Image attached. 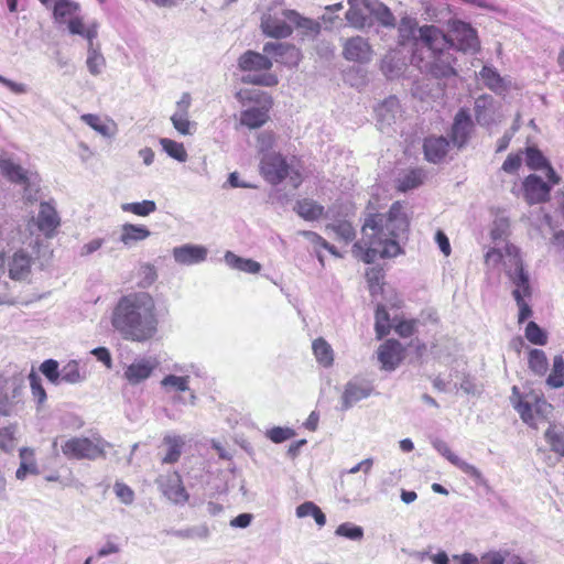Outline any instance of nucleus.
Returning <instances> with one entry per match:
<instances>
[{"label": "nucleus", "mask_w": 564, "mask_h": 564, "mask_svg": "<svg viewBox=\"0 0 564 564\" xmlns=\"http://www.w3.org/2000/svg\"><path fill=\"white\" fill-rule=\"evenodd\" d=\"M409 226L403 204L394 202L387 214H370L366 218L362 237L352 246V252L366 263L373 262L377 257H397L402 251L398 239L408 234Z\"/></svg>", "instance_id": "1"}, {"label": "nucleus", "mask_w": 564, "mask_h": 564, "mask_svg": "<svg viewBox=\"0 0 564 564\" xmlns=\"http://www.w3.org/2000/svg\"><path fill=\"white\" fill-rule=\"evenodd\" d=\"M419 32L420 40L431 52L429 73L435 78H449L458 75L455 68L457 59L451 53L452 50L474 54L480 48L477 31L463 21L453 23L451 35L445 34L435 25H423Z\"/></svg>", "instance_id": "2"}, {"label": "nucleus", "mask_w": 564, "mask_h": 564, "mask_svg": "<svg viewBox=\"0 0 564 564\" xmlns=\"http://www.w3.org/2000/svg\"><path fill=\"white\" fill-rule=\"evenodd\" d=\"M111 325L126 340L147 343L154 339L159 332L154 297L144 291L122 295L112 310Z\"/></svg>", "instance_id": "3"}, {"label": "nucleus", "mask_w": 564, "mask_h": 564, "mask_svg": "<svg viewBox=\"0 0 564 564\" xmlns=\"http://www.w3.org/2000/svg\"><path fill=\"white\" fill-rule=\"evenodd\" d=\"M259 173L263 180L271 185H279L286 177H289L294 188H297L303 182L301 171L290 165L286 158L275 151L267 152L261 155Z\"/></svg>", "instance_id": "4"}, {"label": "nucleus", "mask_w": 564, "mask_h": 564, "mask_svg": "<svg viewBox=\"0 0 564 564\" xmlns=\"http://www.w3.org/2000/svg\"><path fill=\"white\" fill-rule=\"evenodd\" d=\"M24 377L15 369L0 371V416H11L23 405Z\"/></svg>", "instance_id": "5"}, {"label": "nucleus", "mask_w": 564, "mask_h": 564, "mask_svg": "<svg viewBox=\"0 0 564 564\" xmlns=\"http://www.w3.org/2000/svg\"><path fill=\"white\" fill-rule=\"evenodd\" d=\"M273 62L270 55L261 54L254 51L245 52L238 59V67L242 72H264L263 74H248L242 77L245 84L273 87L279 84V78L275 74L270 73Z\"/></svg>", "instance_id": "6"}, {"label": "nucleus", "mask_w": 564, "mask_h": 564, "mask_svg": "<svg viewBox=\"0 0 564 564\" xmlns=\"http://www.w3.org/2000/svg\"><path fill=\"white\" fill-rule=\"evenodd\" d=\"M512 403L522 421L534 429H538L534 412L545 417L553 409L542 393L531 390L522 394L516 386L512 388Z\"/></svg>", "instance_id": "7"}, {"label": "nucleus", "mask_w": 564, "mask_h": 564, "mask_svg": "<svg viewBox=\"0 0 564 564\" xmlns=\"http://www.w3.org/2000/svg\"><path fill=\"white\" fill-rule=\"evenodd\" d=\"M107 442L101 436L94 438L74 436L62 445V453L68 459L96 460L106 456Z\"/></svg>", "instance_id": "8"}, {"label": "nucleus", "mask_w": 564, "mask_h": 564, "mask_svg": "<svg viewBox=\"0 0 564 564\" xmlns=\"http://www.w3.org/2000/svg\"><path fill=\"white\" fill-rule=\"evenodd\" d=\"M43 240L40 237L28 243V249L19 248L7 262L8 274L11 280L25 281L31 275V269L36 259L40 258Z\"/></svg>", "instance_id": "9"}, {"label": "nucleus", "mask_w": 564, "mask_h": 564, "mask_svg": "<svg viewBox=\"0 0 564 564\" xmlns=\"http://www.w3.org/2000/svg\"><path fill=\"white\" fill-rule=\"evenodd\" d=\"M247 99L251 102L259 104L260 107L241 111L240 123L249 129H258L269 121V112L273 106V99L269 94L263 91L250 94Z\"/></svg>", "instance_id": "10"}, {"label": "nucleus", "mask_w": 564, "mask_h": 564, "mask_svg": "<svg viewBox=\"0 0 564 564\" xmlns=\"http://www.w3.org/2000/svg\"><path fill=\"white\" fill-rule=\"evenodd\" d=\"M263 53L270 55L275 63L286 67H296L302 59V52L294 44L285 42H268L263 45Z\"/></svg>", "instance_id": "11"}, {"label": "nucleus", "mask_w": 564, "mask_h": 564, "mask_svg": "<svg viewBox=\"0 0 564 564\" xmlns=\"http://www.w3.org/2000/svg\"><path fill=\"white\" fill-rule=\"evenodd\" d=\"M406 349L398 339H386L377 349L381 369L395 370L405 359Z\"/></svg>", "instance_id": "12"}, {"label": "nucleus", "mask_w": 564, "mask_h": 564, "mask_svg": "<svg viewBox=\"0 0 564 564\" xmlns=\"http://www.w3.org/2000/svg\"><path fill=\"white\" fill-rule=\"evenodd\" d=\"M473 130L474 122L469 110L467 108H460L454 117L449 132L451 141L455 147L462 149L468 143Z\"/></svg>", "instance_id": "13"}, {"label": "nucleus", "mask_w": 564, "mask_h": 564, "mask_svg": "<svg viewBox=\"0 0 564 564\" xmlns=\"http://www.w3.org/2000/svg\"><path fill=\"white\" fill-rule=\"evenodd\" d=\"M34 221L37 229L47 239L55 237L61 226V217L56 208L48 202H42L40 204V209Z\"/></svg>", "instance_id": "14"}, {"label": "nucleus", "mask_w": 564, "mask_h": 564, "mask_svg": "<svg viewBox=\"0 0 564 564\" xmlns=\"http://www.w3.org/2000/svg\"><path fill=\"white\" fill-rule=\"evenodd\" d=\"M551 186L535 174L528 175L523 181V195L528 204L545 203L550 199Z\"/></svg>", "instance_id": "15"}, {"label": "nucleus", "mask_w": 564, "mask_h": 564, "mask_svg": "<svg viewBox=\"0 0 564 564\" xmlns=\"http://www.w3.org/2000/svg\"><path fill=\"white\" fill-rule=\"evenodd\" d=\"M156 367L155 358H139L124 369L123 378L130 384L137 386L149 379Z\"/></svg>", "instance_id": "16"}, {"label": "nucleus", "mask_w": 564, "mask_h": 564, "mask_svg": "<svg viewBox=\"0 0 564 564\" xmlns=\"http://www.w3.org/2000/svg\"><path fill=\"white\" fill-rule=\"evenodd\" d=\"M343 56L350 62L368 63L372 57V48L366 39L354 36L345 41Z\"/></svg>", "instance_id": "17"}, {"label": "nucleus", "mask_w": 564, "mask_h": 564, "mask_svg": "<svg viewBox=\"0 0 564 564\" xmlns=\"http://www.w3.org/2000/svg\"><path fill=\"white\" fill-rule=\"evenodd\" d=\"M0 171L2 175L7 177L10 182L21 184L24 186L26 200L33 202L36 199L35 197H32L31 195L28 194L30 180L28 176V172L23 170L21 165L15 164L10 159L0 158Z\"/></svg>", "instance_id": "18"}, {"label": "nucleus", "mask_w": 564, "mask_h": 564, "mask_svg": "<svg viewBox=\"0 0 564 564\" xmlns=\"http://www.w3.org/2000/svg\"><path fill=\"white\" fill-rule=\"evenodd\" d=\"M423 149L429 162L440 163L449 150V141L444 137H429L424 140Z\"/></svg>", "instance_id": "19"}, {"label": "nucleus", "mask_w": 564, "mask_h": 564, "mask_svg": "<svg viewBox=\"0 0 564 564\" xmlns=\"http://www.w3.org/2000/svg\"><path fill=\"white\" fill-rule=\"evenodd\" d=\"M261 29L265 35L274 39L289 37L293 32L292 26L285 20L272 15L262 19Z\"/></svg>", "instance_id": "20"}, {"label": "nucleus", "mask_w": 564, "mask_h": 564, "mask_svg": "<svg viewBox=\"0 0 564 564\" xmlns=\"http://www.w3.org/2000/svg\"><path fill=\"white\" fill-rule=\"evenodd\" d=\"M349 8L346 12V19L350 25L361 29L366 25L368 13L370 12L367 0H349Z\"/></svg>", "instance_id": "21"}, {"label": "nucleus", "mask_w": 564, "mask_h": 564, "mask_svg": "<svg viewBox=\"0 0 564 564\" xmlns=\"http://www.w3.org/2000/svg\"><path fill=\"white\" fill-rule=\"evenodd\" d=\"M173 256L178 263L193 264L204 261L207 256V250L200 246L185 245L174 248Z\"/></svg>", "instance_id": "22"}, {"label": "nucleus", "mask_w": 564, "mask_h": 564, "mask_svg": "<svg viewBox=\"0 0 564 564\" xmlns=\"http://www.w3.org/2000/svg\"><path fill=\"white\" fill-rule=\"evenodd\" d=\"M151 236V231L144 225L123 224L120 229V242L130 246L134 242L145 240Z\"/></svg>", "instance_id": "23"}, {"label": "nucleus", "mask_w": 564, "mask_h": 564, "mask_svg": "<svg viewBox=\"0 0 564 564\" xmlns=\"http://www.w3.org/2000/svg\"><path fill=\"white\" fill-rule=\"evenodd\" d=\"M294 210L300 217L308 221L319 219L325 213L324 206L311 198L299 199Z\"/></svg>", "instance_id": "24"}, {"label": "nucleus", "mask_w": 564, "mask_h": 564, "mask_svg": "<svg viewBox=\"0 0 564 564\" xmlns=\"http://www.w3.org/2000/svg\"><path fill=\"white\" fill-rule=\"evenodd\" d=\"M283 17L297 29L303 30V33L306 35L315 36L321 32V24L318 22L300 15L295 10H284Z\"/></svg>", "instance_id": "25"}, {"label": "nucleus", "mask_w": 564, "mask_h": 564, "mask_svg": "<svg viewBox=\"0 0 564 564\" xmlns=\"http://www.w3.org/2000/svg\"><path fill=\"white\" fill-rule=\"evenodd\" d=\"M163 445L166 447V453L162 457L163 464H175L178 462L185 441L178 435H166L163 438Z\"/></svg>", "instance_id": "26"}, {"label": "nucleus", "mask_w": 564, "mask_h": 564, "mask_svg": "<svg viewBox=\"0 0 564 564\" xmlns=\"http://www.w3.org/2000/svg\"><path fill=\"white\" fill-rule=\"evenodd\" d=\"M507 275L514 285L513 291H520V295H523V297H531L532 289L530 285V279L523 265L517 267L514 270H508Z\"/></svg>", "instance_id": "27"}, {"label": "nucleus", "mask_w": 564, "mask_h": 564, "mask_svg": "<svg viewBox=\"0 0 564 564\" xmlns=\"http://www.w3.org/2000/svg\"><path fill=\"white\" fill-rule=\"evenodd\" d=\"M312 348L314 356L321 366L327 368L334 364V350L324 338H316L312 344Z\"/></svg>", "instance_id": "28"}, {"label": "nucleus", "mask_w": 564, "mask_h": 564, "mask_svg": "<svg viewBox=\"0 0 564 564\" xmlns=\"http://www.w3.org/2000/svg\"><path fill=\"white\" fill-rule=\"evenodd\" d=\"M325 230H332L336 238L345 243H349L356 238L355 228L347 219H338L335 223L327 224Z\"/></svg>", "instance_id": "29"}, {"label": "nucleus", "mask_w": 564, "mask_h": 564, "mask_svg": "<svg viewBox=\"0 0 564 564\" xmlns=\"http://www.w3.org/2000/svg\"><path fill=\"white\" fill-rule=\"evenodd\" d=\"M226 262L234 269L239 271H243L247 273L256 274L261 270V265L259 262L252 259H245L236 256L235 253L228 251L225 256Z\"/></svg>", "instance_id": "30"}, {"label": "nucleus", "mask_w": 564, "mask_h": 564, "mask_svg": "<svg viewBox=\"0 0 564 564\" xmlns=\"http://www.w3.org/2000/svg\"><path fill=\"white\" fill-rule=\"evenodd\" d=\"M480 77L490 90L495 93L503 91L507 88L505 79L490 66H484L480 70Z\"/></svg>", "instance_id": "31"}, {"label": "nucleus", "mask_w": 564, "mask_h": 564, "mask_svg": "<svg viewBox=\"0 0 564 564\" xmlns=\"http://www.w3.org/2000/svg\"><path fill=\"white\" fill-rule=\"evenodd\" d=\"M375 318L376 336L378 339H382L384 336L389 335L390 330L392 329L393 323H391L390 321V315L387 308L381 304L377 306Z\"/></svg>", "instance_id": "32"}, {"label": "nucleus", "mask_w": 564, "mask_h": 564, "mask_svg": "<svg viewBox=\"0 0 564 564\" xmlns=\"http://www.w3.org/2000/svg\"><path fill=\"white\" fill-rule=\"evenodd\" d=\"M369 394L368 390L357 383L349 382L345 387L343 393V409L350 408L354 403L367 398Z\"/></svg>", "instance_id": "33"}, {"label": "nucleus", "mask_w": 564, "mask_h": 564, "mask_svg": "<svg viewBox=\"0 0 564 564\" xmlns=\"http://www.w3.org/2000/svg\"><path fill=\"white\" fill-rule=\"evenodd\" d=\"M80 120L104 137H111L115 133V123H106L98 115L85 113L80 116Z\"/></svg>", "instance_id": "34"}, {"label": "nucleus", "mask_w": 564, "mask_h": 564, "mask_svg": "<svg viewBox=\"0 0 564 564\" xmlns=\"http://www.w3.org/2000/svg\"><path fill=\"white\" fill-rule=\"evenodd\" d=\"M296 516L299 518L313 517L318 527H324L326 517L321 508L312 501H305L296 508Z\"/></svg>", "instance_id": "35"}, {"label": "nucleus", "mask_w": 564, "mask_h": 564, "mask_svg": "<svg viewBox=\"0 0 564 564\" xmlns=\"http://www.w3.org/2000/svg\"><path fill=\"white\" fill-rule=\"evenodd\" d=\"M121 209L135 216L147 217L156 210V204L153 200H142L137 203H124Z\"/></svg>", "instance_id": "36"}, {"label": "nucleus", "mask_w": 564, "mask_h": 564, "mask_svg": "<svg viewBox=\"0 0 564 564\" xmlns=\"http://www.w3.org/2000/svg\"><path fill=\"white\" fill-rule=\"evenodd\" d=\"M384 273L381 268L372 267L366 271L368 289L372 296L382 293Z\"/></svg>", "instance_id": "37"}, {"label": "nucleus", "mask_w": 564, "mask_h": 564, "mask_svg": "<svg viewBox=\"0 0 564 564\" xmlns=\"http://www.w3.org/2000/svg\"><path fill=\"white\" fill-rule=\"evenodd\" d=\"M161 386L167 392H170V391L185 392V391L189 390V377L188 376L169 375V376H165L161 380Z\"/></svg>", "instance_id": "38"}, {"label": "nucleus", "mask_w": 564, "mask_h": 564, "mask_svg": "<svg viewBox=\"0 0 564 564\" xmlns=\"http://www.w3.org/2000/svg\"><path fill=\"white\" fill-rule=\"evenodd\" d=\"M528 362H529L530 369L534 373H536L539 376H543L546 373L547 368H549V362H547L546 355L543 350H540V349L530 350Z\"/></svg>", "instance_id": "39"}, {"label": "nucleus", "mask_w": 564, "mask_h": 564, "mask_svg": "<svg viewBox=\"0 0 564 564\" xmlns=\"http://www.w3.org/2000/svg\"><path fill=\"white\" fill-rule=\"evenodd\" d=\"M423 171L421 169H414L409 171L398 182V189L400 192H408L420 186L423 183Z\"/></svg>", "instance_id": "40"}, {"label": "nucleus", "mask_w": 564, "mask_h": 564, "mask_svg": "<svg viewBox=\"0 0 564 564\" xmlns=\"http://www.w3.org/2000/svg\"><path fill=\"white\" fill-rule=\"evenodd\" d=\"M79 6L69 0H58L54 6V18L59 22H65L67 18L72 19L78 11Z\"/></svg>", "instance_id": "41"}, {"label": "nucleus", "mask_w": 564, "mask_h": 564, "mask_svg": "<svg viewBox=\"0 0 564 564\" xmlns=\"http://www.w3.org/2000/svg\"><path fill=\"white\" fill-rule=\"evenodd\" d=\"M438 451L443 454V456H445L454 466L458 467L460 470H463L464 473L468 474V475H471V476H477L479 474L478 469L462 460L456 454H454L451 448L447 446V445H442L441 447H438Z\"/></svg>", "instance_id": "42"}, {"label": "nucleus", "mask_w": 564, "mask_h": 564, "mask_svg": "<svg viewBox=\"0 0 564 564\" xmlns=\"http://www.w3.org/2000/svg\"><path fill=\"white\" fill-rule=\"evenodd\" d=\"M546 382L552 388L564 387V359L562 356H555L553 368L549 375Z\"/></svg>", "instance_id": "43"}, {"label": "nucleus", "mask_w": 564, "mask_h": 564, "mask_svg": "<svg viewBox=\"0 0 564 564\" xmlns=\"http://www.w3.org/2000/svg\"><path fill=\"white\" fill-rule=\"evenodd\" d=\"M160 144L171 158L177 160L178 162H185L187 160V152L183 143L176 142L172 139L162 138L160 140Z\"/></svg>", "instance_id": "44"}, {"label": "nucleus", "mask_w": 564, "mask_h": 564, "mask_svg": "<svg viewBox=\"0 0 564 564\" xmlns=\"http://www.w3.org/2000/svg\"><path fill=\"white\" fill-rule=\"evenodd\" d=\"M68 30L72 34H78L86 37L89 42V45L93 46V40L97 35L96 28H85L83 19L79 17H74L68 20Z\"/></svg>", "instance_id": "45"}, {"label": "nucleus", "mask_w": 564, "mask_h": 564, "mask_svg": "<svg viewBox=\"0 0 564 564\" xmlns=\"http://www.w3.org/2000/svg\"><path fill=\"white\" fill-rule=\"evenodd\" d=\"M525 163L529 169L538 171L543 170L550 162L538 148L528 147L525 149Z\"/></svg>", "instance_id": "46"}, {"label": "nucleus", "mask_w": 564, "mask_h": 564, "mask_svg": "<svg viewBox=\"0 0 564 564\" xmlns=\"http://www.w3.org/2000/svg\"><path fill=\"white\" fill-rule=\"evenodd\" d=\"M419 321L415 318L405 319V318H393L392 328L401 338H409L416 332Z\"/></svg>", "instance_id": "47"}, {"label": "nucleus", "mask_w": 564, "mask_h": 564, "mask_svg": "<svg viewBox=\"0 0 564 564\" xmlns=\"http://www.w3.org/2000/svg\"><path fill=\"white\" fill-rule=\"evenodd\" d=\"M28 378L33 398L39 406L43 405L46 401V391L42 384L40 376L34 370H31Z\"/></svg>", "instance_id": "48"}, {"label": "nucleus", "mask_w": 564, "mask_h": 564, "mask_svg": "<svg viewBox=\"0 0 564 564\" xmlns=\"http://www.w3.org/2000/svg\"><path fill=\"white\" fill-rule=\"evenodd\" d=\"M82 380L83 376L80 375L79 365L77 361L72 360L63 367L61 371L59 381H64L67 383H77Z\"/></svg>", "instance_id": "49"}, {"label": "nucleus", "mask_w": 564, "mask_h": 564, "mask_svg": "<svg viewBox=\"0 0 564 564\" xmlns=\"http://www.w3.org/2000/svg\"><path fill=\"white\" fill-rule=\"evenodd\" d=\"M525 337L534 345H545L547 340L545 332L535 322L528 323L525 327Z\"/></svg>", "instance_id": "50"}, {"label": "nucleus", "mask_w": 564, "mask_h": 564, "mask_svg": "<svg viewBox=\"0 0 564 564\" xmlns=\"http://www.w3.org/2000/svg\"><path fill=\"white\" fill-rule=\"evenodd\" d=\"M15 425L11 424L0 429V448L11 452L15 446Z\"/></svg>", "instance_id": "51"}, {"label": "nucleus", "mask_w": 564, "mask_h": 564, "mask_svg": "<svg viewBox=\"0 0 564 564\" xmlns=\"http://www.w3.org/2000/svg\"><path fill=\"white\" fill-rule=\"evenodd\" d=\"M545 440L553 452L564 456V437L555 431L554 425H550V427L546 430Z\"/></svg>", "instance_id": "52"}, {"label": "nucleus", "mask_w": 564, "mask_h": 564, "mask_svg": "<svg viewBox=\"0 0 564 564\" xmlns=\"http://www.w3.org/2000/svg\"><path fill=\"white\" fill-rule=\"evenodd\" d=\"M105 57L98 51L93 48V46L89 45L86 64L90 74L95 76L100 74L101 68L105 66Z\"/></svg>", "instance_id": "53"}, {"label": "nucleus", "mask_w": 564, "mask_h": 564, "mask_svg": "<svg viewBox=\"0 0 564 564\" xmlns=\"http://www.w3.org/2000/svg\"><path fill=\"white\" fill-rule=\"evenodd\" d=\"M40 371L46 377V379L53 384L59 382L61 372L58 370V362L54 359H47L40 366Z\"/></svg>", "instance_id": "54"}, {"label": "nucleus", "mask_w": 564, "mask_h": 564, "mask_svg": "<svg viewBox=\"0 0 564 564\" xmlns=\"http://www.w3.org/2000/svg\"><path fill=\"white\" fill-rule=\"evenodd\" d=\"M372 14L377 19V21L387 28H393L395 25V17L391 12V10L383 3H380L375 10H372Z\"/></svg>", "instance_id": "55"}, {"label": "nucleus", "mask_w": 564, "mask_h": 564, "mask_svg": "<svg viewBox=\"0 0 564 564\" xmlns=\"http://www.w3.org/2000/svg\"><path fill=\"white\" fill-rule=\"evenodd\" d=\"M171 121L173 127L183 135H187L192 133V128L194 123L189 121L188 115L186 113H174L171 117Z\"/></svg>", "instance_id": "56"}, {"label": "nucleus", "mask_w": 564, "mask_h": 564, "mask_svg": "<svg viewBox=\"0 0 564 564\" xmlns=\"http://www.w3.org/2000/svg\"><path fill=\"white\" fill-rule=\"evenodd\" d=\"M20 466H24L26 470H30V474H39L36 460L34 457V451L29 447H23L20 449Z\"/></svg>", "instance_id": "57"}, {"label": "nucleus", "mask_w": 564, "mask_h": 564, "mask_svg": "<svg viewBox=\"0 0 564 564\" xmlns=\"http://www.w3.org/2000/svg\"><path fill=\"white\" fill-rule=\"evenodd\" d=\"M294 435L295 432L292 429L281 426L272 427L267 432V436L269 437V440L276 444L288 441L292 438Z\"/></svg>", "instance_id": "58"}, {"label": "nucleus", "mask_w": 564, "mask_h": 564, "mask_svg": "<svg viewBox=\"0 0 564 564\" xmlns=\"http://www.w3.org/2000/svg\"><path fill=\"white\" fill-rule=\"evenodd\" d=\"M336 534L350 540H360L364 535V531L360 527L343 523L336 529Z\"/></svg>", "instance_id": "59"}, {"label": "nucleus", "mask_w": 564, "mask_h": 564, "mask_svg": "<svg viewBox=\"0 0 564 564\" xmlns=\"http://www.w3.org/2000/svg\"><path fill=\"white\" fill-rule=\"evenodd\" d=\"M512 295L519 307L518 322L523 323L532 315V310L530 305L525 302L527 297L520 295V291H512Z\"/></svg>", "instance_id": "60"}, {"label": "nucleus", "mask_w": 564, "mask_h": 564, "mask_svg": "<svg viewBox=\"0 0 564 564\" xmlns=\"http://www.w3.org/2000/svg\"><path fill=\"white\" fill-rule=\"evenodd\" d=\"M522 164V158L520 153H510L505 162L502 163V171L506 173L512 174L518 172Z\"/></svg>", "instance_id": "61"}, {"label": "nucleus", "mask_w": 564, "mask_h": 564, "mask_svg": "<svg viewBox=\"0 0 564 564\" xmlns=\"http://www.w3.org/2000/svg\"><path fill=\"white\" fill-rule=\"evenodd\" d=\"M259 151L263 154L271 152L270 149L275 144V135L271 131L261 132L258 135Z\"/></svg>", "instance_id": "62"}, {"label": "nucleus", "mask_w": 564, "mask_h": 564, "mask_svg": "<svg viewBox=\"0 0 564 564\" xmlns=\"http://www.w3.org/2000/svg\"><path fill=\"white\" fill-rule=\"evenodd\" d=\"M115 492L117 497L126 505L132 503L134 499L133 490L126 484L116 482Z\"/></svg>", "instance_id": "63"}, {"label": "nucleus", "mask_w": 564, "mask_h": 564, "mask_svg": "<svg viewBox=\"0 0 564 564\" xmlns=\"http://www.w3.org/2000/svg\"><path fill=\"white\" fill-rule=\"evenodd\" d=\"M507 555V552L490 551L481 555L480 564H503Z\"/></svg>", "instance_id": "64"}]
</instances>
